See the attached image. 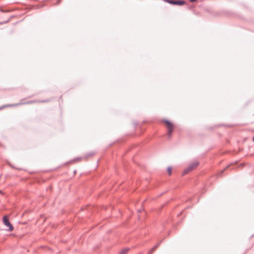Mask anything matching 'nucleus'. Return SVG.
Here are the masks:
<instances>
[{
  "label": "nucleus",
  "mask_w": 254,
  "mask_h": 254,
  "mask_svg": "<svg viewBox=\"0 0 254 254\" xmlns=\"http://www.w3.org/2000/svg\"><path fill=\"white\" fill-rule=\"evenodd\" d=\"M3 222L4 224L8 227V230L9 231H12L13 230V227L9 222L7 216L6 215L4 216L3 218Z\"/></svg>",
  "instance_id": "nucleus-1"
},
{
  "label": "nucleus",
  "mask_w": 254,
  "mask_h": 254,
  "mask_svg": "<svg viewBox=\"0 0 254 254\" xmlns=\"http://www.w3.org/2000/svg\"><path fill=\"white\" fill-rule=\"evenodd\" d=\"M198 166V163L196 162H194L192 163L190 165L186 168L184 171V174H187L189 172L193 170Z\"/></svg>",
  "instance_id": "nucleus-2"
},
{
  "label": "nucleus",
  "mask_w": 254,
  "mask_h": 254,
  "mask_svg": "<svg viewBox=\"0 0 254 254\" xmlns=\"http://www.w3.org/2000/svg\"><path fill=\"white\" fill-rule=\"evenodd\" d=\"M165 1L174 5H182L185 4L184 0H165Z\"/></svg>",
  "instance_id": "nucleus-3"
},
{
  "label": "nucleus",
  "mask_w": 254,
  "mask_h": 254,
  "mask_svg": "<svg viewBox=\"0 0 254 254\" xmlns=\"http://www.w3.org/2000/svg\"><path fill=\"white\" fill-rule=\"evenodd\" d=\"M165 123L166 125V126L168 128V134L170 136L172 131H173V125H172V124L168 121H165Z\"/></svg>",
  "instance_id": "nucleus-4"
},
{
  "label": "nucleus",
  "mask_w": 254,
  "mask_h": 254,
  "mask_svg": "<svg viewBox=\"0 0 254 254\" xmlns=\"http://www.w3.org/2000/svg\"><path fill=\"white\" fill-rule=\"evenodd\" d=\"M128 249H125L123 250L119 254H127V253L128 252Z\"/></svg>",
  "instance_id": "nucleus-5"
},
{
  "label": "nucleus",
  "mask_w": 254,
  "mask_h": 254,
  "mask_svg": "<svg viewBox=\"0 0 254 254\" xmlns=\"http://www.w3.org/2000/svg\"><path fill=\"white\" fill-rule=\"evenodd\" d=\"M19 105V104H16V105H10V104H8V105H4L3 107H1L0 108V109H2L4 108H6V107H12V106H16V105Z\"/></svg>",
  "instance_id": "nucleus-6"
},
{
  "label": "nucleus",
  "mask_w": 254,
  "mask_h": 254,
  "mask_svg": "<svg viewBox=\"0 0 254 254\" xmlns=\"http://www.w3.org/2000/svg\"><path fill=\"white\" fill-rule=\"evenodd\" d=\"M167 172L169 175H171L172 173V169L171 167H168L167 169Z\"/></svg>",
  "instance_id": "nucleus-7"
},
{
  "label": "nucleus",
  "mask_w": 254,
  "mask_h": 254,
  "mask_svg": "<svg viewBox=\"0 0 254 254\" xmlns=\"http://www.w3.org/2000/svg\"><path fill=\"white\" fill-rule=\"evenodd\" d=\"M154 249H155V248H154V249H152V251H154Z\"/></svg>",
  "instance_id": "nucleus-8"
},
{
  "label": "nucleus",
  "mask_w": 254,
  "mask_h": 254,
  "mask_svg": "<svg viewBox=\"0 0 254 254\" xmlns=\"http://www.w3.org/2000/svg\"><path fill=\"white\" fill-rule=\"evenodd\" d=\"M154 249H155V248H154V249H152V251H154Z\"/></svg>",
  "instance_id": "nucleus-9"
},
{
  "label": "nucleus",
  "mask_w": 254,
  "mask_h": 254,
  "mask_svg": "<svg viewBox=\"0 0 254 254\" xmlns=\"http://www.w3.org/2000/svg\"><path fill=\"white\" fill-rule=\"evenodd\" d=\"M154 249H155V248H154V249H152V251H154Z\"/></svg>",
  "instance_id": "nucleus-10"
},
{
  "label": "nucleus",
  "mask_w": 254,
  "mask_h": 254,
  "mask_svg": "<svg viewBox=\"0 0 254 254\" xmlns=\"http://www.w3.org/2000/svg\"><path fill=\"white\" fill-rule=\"evenodd\" d=\"M253 141H254V138H253Z\"/></svg>",
  "instance_id": "nucleus-11"
}]
</instances>
